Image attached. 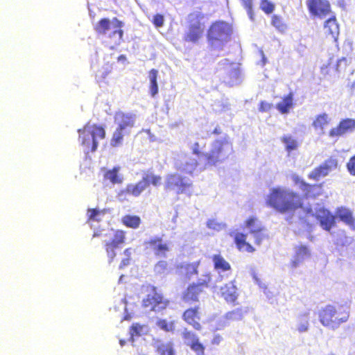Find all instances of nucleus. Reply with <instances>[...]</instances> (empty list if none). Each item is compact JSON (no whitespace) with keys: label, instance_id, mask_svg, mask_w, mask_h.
<instances>
[{"label":"nucleus","instance_id":"16","mask_svg":"<svg viewBox=\"0 0 355 355\" xmlns=\"http://www.w3.org/2000/svg\"><path fill=\"white\" fill-rule=\"evenodd\" d=\"M146 249L153 251L155 256L165 257L170 250L168 243L164 242L160 236H154L144 242Z\"/></svg>","mask_w":355,"mask_h":355},{"label":"nucleus","instance_id":"12","mask_svg":"<svg viewBox=\"0 0 355 355\" xmlns=\"http://www.w3.org/2000/svg\"><path fill=\"white\" fill-rule=\"evenodd\" d=\"M306 4L312 17L322 19L332 12L331 4L328 0H306Z\"/></svg>","mask_w":355,"mask_h":355},{"label":"nucleus","instance_id":"27","mask_svg":"<svg viewBox=\"0 0 355 355\" xmlns=\"http://www.w3.org/2000/svg\"><path fill=\"white\" fill-rule=\"evenodd\" d=\"M293 106V92H289L288 94L284 96L282 101L276 104V108L283 114H288Z\"/></svg>","mask_w":355,"mask_h":355},{"label":"nucleus","instance_id":"10","mask_svg":"<svg viewBox=\"0 0 355 355\" xmlns=\"http://www.w3.org/2000/svg\"><path fill=\"white\" fill-rule=\"evenodd\" d=\"M338 166V161L336 156H330L321 164L314 168L309 174L310 180L318 181L320 178L328 175Z\"/></svg>","mask_w":355,"mask_h":355},{"label":"nucleus","instance_id":"1","mask_svg":"<svg viewBox=\"0 0 355 355\" xmlns=\"http://www.w3.org/2000/svg\"><path fill=\"white\" fill-rule=\"evenodd\" d=\"M205 146V144L201 146L198 142H195L191 148L193 155L205 157V168L223 163L233 153L232 144L227 139H216L211 144L210 151L203 153L202 150Z\"/></svg>","mask_w":355,"mask_h":355},{"label":"nucleus","instance_id":"41","mask_svg":"<svg viewBox=\"0 0 355 355\" xmlns=\"http://www.w3.org/2000/svg\"><path fill=\"white\" fill-rule=\"evenodd\" d=\"M259 7L265 14L270 15L275 10V5L269 0H260Z\"/></svg>","mask_w":355,"mask_h":355},{"label":"nucleus","instance_id":"11","mask_svg":"<svg viewBox=\"0 0 355 355\" xmlns=\"http://www.w3.org/2000/svg\"><path fill=\"white\" fill-rule=\"evenodd\" d=\"M244 227L254 238V245L259 246L268 236L264 234L265 228L255 216H250L244 222Z\"/></svg>","mask_w":355,"mask_h":355},{"label":"nucleus","instance_id":"33","mask_svg":"<svg viewBox=\"0 0 355 355\" xmlns=\"http://www.w3.org/2000/svg\"><path fill=\"white\" fill-rule=\"evenodd\" d=\"M281 141L284 144L285 149L288 153L297 150L299 146L297 140L290 135L282 137Z\"/></svg>","mask_w":355,"mask_h":355},{"label":"nucleus","instance_id":"34","mask_svg":"<svg viewBox=\"0 0 355 355\" xmlns=\"http://www.w3.org/2000/svg\"><path fill=\"white\" fill-rule=\"evenodd\" d=\"M310 252L307 246L306 245H298L295 248V260L293 261V266H296L297 263L305 258L309 257Z\"/></svg>","mask_w":355,"mask_h":355},{"label":"nucleus","instance_id":"30","mask_svg":"<svg viewBox=\"0 0 355 355\" xmlns=\"http://www.w3.org/2000/svg\"><path fill=\"white\" fill-rule=\"evenodd\" d=\"M330 119L327 114L322 113L315 116L312 123L313 127L316 130H323L329 124Z\"/></svg>","mask_w":355,"mask_h":355},{"label":"nucleus","instance_id":"9","mask_svg":"<svg viewBox=\"0 0 355 355\" xmlns=\"http://www.w3.org/2000/svg\"><path fill=\"white\" fill-rule=\"evenodd\" d=\"M126 232L122 230L114 231L113 237L104 244V248L108 258L109 263H112L116 257V250L125 243Z\"/></svg>","mask_w":355,"mask_h":355},{"label":"nucleus","instance_id":"54","mask_svg":"<svg viewBox=\"0 0 355 355\" xmlns=\"http://www.w3.org/2000/svg\"><path fill=\"white\" fill-rule=\"evenodd\" d=\"M118 60L119 61H120V60L125 61V60H126V56L125 55H120L118 57Z\"/></svg>","mask_w":355,"mask_h":355},{"label":"nucleus","instance_id":"25","mask_svg":"<svg viewBox=\"0 0 355 355\" xmlns=\"http://www.w3.org/2000/svg\"><path fill=\"white\" fill-rule=\"evenodd\" d=\"M141 194L136 184H128L124 189H120L117 192L116 197L119 202H124L128 200L130 196L139 197Z\"/></svg>","mask_w":355,"mask_h":355},{"label":"nucleus","instance_id":"15","mask_svg":"<svg viewBox=\"0 0 355 355\" xmlns=\"http://www.w3.org/2000/svg\"><path fill=\"white\" fill-rule=\"evenodd\" d=\"M182 320L196 331H201L202 326L200 323V308L194 306L185 309L182 315Z\"/></svg>","mask_w":355,"mask_h":355},{"label":"nucleus","instance_id":"37","mask_svg":"<svg viewBox=\"0 0 355 355\" xmlns=\"http://www.w3.org/2000/svg\"><path fill=\"white\" fill-rule=\"evenodd\" d=\"M156 325L165 332H173L175 329V321H168L166 319H159Z\"/></svg>","mask_w":355,"mask_h":355},{"label":"nucleus","instance_id":"56","mask_svg":"<svg viewBox=\"0 0 355 355\" xmlns=\"http://www.w3.org/2000/svg\"><path fill=\"white\" fill-rule=\"evenodd\" d=\"M213 133L216 134V135H218L220 133V131L219 129H218L217 128H216L214 131H213Z\"/></svg>","mask_w":355,"mask_h":355},{"label":"nucleus","instance_id":"47","mask_svg":"<svg viewBox=\"0 0 355 355\" xmlns=\"http://www.w3.org/2000/svg\"><path fill=\"white\" fill-rule=\"evenodd\" d=\"M346 168L352 176H355V155L349 157L346 163Z\"/></svg>","mask_w":355,"mask_h":355},{"label":"nucleus","instance_id":"55","mask_svg":"<svg viewBox=\"0 0 355 355\" xmlns=\"http://www.w3.org/2000/svg\"><path fill=\"white\" fill-rule=\"evenodd\" d=\"M109 73H110L109 71L103 72L101 76L102 80H104Z\"/></svg>","mask_w":355,"mask_h":355},{"label":"nucleus","instance_id":"36","mask_svg":"<svg viewBox=\"0 0 355 355\" xmlns=\"http://www.w3.org/2000/svg\"><path fill=\"white\" fill-rule=\"evenodd\" d=\"M337 216L340 218V220L343 221L345 223L349 226H354L355 224V220L351 211L346 209L340 208L338 209Z\"/></svg>","mask_w":355,"mask_h":355},{"label":"nucleus","instance_id":"43","mask_svg":"<svg viewBox=\"0 0 355 355\" xmlns=\"http://www.w3.org/2000/svg\"><path fill=\"white\" fill-rule=\"evenodd\" d=\"M123 254L125 255V258L121 261L119 264V268L123 269L125 267L128 266L130 263L131 261V255H132V248H128L123 250Z\"/></svg>","mask_w":355,"mask_h":355},{"label":"nucleus","instance_id":"3","mask_svg":"<svg viewBox=\"0 0 355 355\" xmlns=\"http://www.w3.org/2000/svg\"><path fill=\"white\" fill-rule=\"evenodd\" d=\"M123 23L117 17H113L112 20L108 18H102L94 26L95 31L101 35H105L108 31H112L107 34V42L111 49H114L123 41V31L122 29Z\"/></svg>","mask_w":355,"mask_h":355},{"label":"nucleus","instance_id":"17","mask_svg":"<svg viewBox=\"0 0 355 355\" xmlns=\"http://www.w3.org/2000/svg\"><path fill=\"white\" fill-rule=\"evenodd\" d=\"M162 183V175L156 174L153 171L148 170L144 173L141 180L135 184L139 189L141 193H142V192L150 185L155 187H158L161 186Z\"/></svg>","mask_w":355,"mask_h":355},{"label":"nucleus","instance_id":"26","mask_svg":"<svg viewBox=\"0 0 355 355\" xmlns=\"http://www.w3.org/2000/svg\"><path fill=\"white\" fill-rule=\"evenodd\" d=\"M121 167L114 166L111 169L106 170L103 174V180L109 181L112 184H119L123 181V176L120 174Z\"/></svg>","mask_w":355,"mask_h":355},{"label":"nucleus","instance_id":"44","mask_svg":"<svg viewBox=\"0 0 355 355\" xmlns=\"http://www.w3.org/2000/svg\"><path fill=\"white\" fill-rule=\"evenodd\" d=\"M242 315L243 313L241 309H237L236 310L227 312L225 314V318L226 320H235L241 319L242 318Z\"/></svg>","mask_w":355,"mask_h":355},{"label":"nucleus","instance_id":"2","mask_svg":"<svg viewBox=\"0 0 355 355\" xmlns=\"http://www.w3.org/2000/svg\"><path fill=\"white\" fill-rule=\"evenodd\" d=\"M267 204L281 213L295 211L303 208V198L296 192L280 188L273 189L268 195Z\"/></svg>","mask_w":355,"mask_h":355},{"label":"nucleus","instance_id":"31","mask_svg":"<svg viewBox=\"0 0 355 355\" xmlns=\"http://www.w3.org/2000/svg\"><path fill=\"white\" fill-rule=\"evenodd\" d=\"M121 222L127 227L137 229L141 224V218L138 216L126 214L122 217Z\"/></svg>","mask_w":355,"mask_h":355},{"label":"nucleus","instance_id":"13","mask_svg":"<svg viewBox=\"0 0 355 355\" xmlns=\"http://www.w3.org/2000/svg\"><path fill=\"white\" fill-rule=\"evenodd\" d=\"M230 39V34L227 24L222 21H217L213 24L208 33V41L214 45L216 42L219 41L222 46Z\"/></svg>","mask_w":355,"mask_h":355},{"label":"nucleus","instance_id":"18","mask_svg":"<svg viewBox=\"0 0 355 355\" xmlns=\"http://www.w3.org/2000/svg\"><path fill=\"white\" fill-rule=\"evenodd\" d=\"M355 130V119L346 118L340 121L336 127L332 128L329 132V136L332 138L340 137Z\"/></svg>","mask_w":355,"mask_h":355},{"label":"nucleus","instance_id":"49","mask_svg":"<svg viewBox=\"0 0 355 355\" xmlns=\"http://www.w3.org/2000/svg\"><path fill=\"white\" fill-rule=\"evenodd\" d=\"M152 22L155 25V26L157 28L163 26L164 22V16L161 14L155 15Z\"/></svg>","mask_w":355,"mask_h":355},{"label":"nucleus","instance_id":"48","mask_svg":"<svg viewBox=\"0 0 355 355\" xmlns=\"http://www.w3.org/2000/svg\"><path fill=\"white\" fill-rule=\"evenodd\" d=\"M207 227L209 229L219 231L222 229L223 225L218 223L216 219H209L207 221Z\"/></svg>","mask_w":355,"mask_h":355},{"label":"nucleus","instance_id":"52","mask_svg":"<svg viewBox=\"0 0 355 355\" xmlns=\"http://www.w3.org/2000/svg\"><path fill=\"white\" fill-rule=\"evenodd\" d=\"M222 340V336L219 334H216L213 337L212 340H211V343L214 345H217L220 344Z\"/></svg>","mask_w":355,"mask_h":355},{"label":"nucleus","instance_id":"39","mask_svg":"<svg viewBox=\"0 0 355 355\" xmlns=\"http://www.w3.org/2000/svg\"><path fill=\"white\" fill-rule=\"evenodd\" d=\"M271 24L280 32H284L287 28V26L284 21L283 18L279 15H274L272 16Z\"/></svg>","mask_w":355,"mask_h":355},{"label":"nucleus","instance_id":"20","mask_svg":"<svg viewBox=\"0 0 355 355\" xmlns=\"http://www.w3.org/2000/svg\"><path fill=\"white\" fill-rule=\"evenodd\" d=\"M114 119L117 123L116 128L121 130L129 131V129L135 126V115L134 114L118 112L115 114Z\"/></svg>","mask_w":355,"mask_h":355},{"label":"nucleus","instance_id":"28","mask_svg":"<svg viewBox=\"0 0 355 355\" xmlns=\"http://www.w3.org/2000/svg\"><path fill=\"white\" fill-rule=\"evenodd\" d=\"M211 259L214 263V269L216 270L225 272L231 269L230 264L220 254L213 255Z\"/></svg>","mask_w":355,"mask_h":355},{"label":"nucleus","instance_id":"29","mask_svg":"<svg viewBox=\"0 0 355 355\" xmlns=\"http://www.w3.org/2000/svg\"><path fill=\"white\" fill-rule=\"evenodd\" d=\"M157 77L158 71L157 69H152L148 71V78L150 80L149 92L153 97L158 93Z\"/></svg>","mask_w":355,"mask_h":355},{"label":"nucleus","instance_id":"14","mask_svg":"<svg viewBox=\"0 0 355 355\" xmlns=\"http://www.w3.org/2000/svg\"><path fill=\"white\" fill-rule=\"evenodd\" d=\"M249 234L243 233L239 231H234L230 233V236L233 239L236 248L239 252L254 253L256 251V245L250 242L248 239Z\"/></svg>","mask_w":355,"mask_h":355},{"label":"nucleus","instance_id":"6","mask_svg":"<svg viewBox=\"0 0 355 355\" xmlns=\"http://www.w3.org/2000/svg\"><path fill=\"white\" fill-rule=\"evenodd\" d=\"M211 275L210 272H206L202 275L197 282H193L188 285L186 289L182 292L181 299L188 304H191L199 302V296L205 293V290L210 286L211 282Z\"/></svg>","mask_w":355,"mask_h":355},{"label":"nucleus","instance_id":"4","mask_svg":"<svg viewBox=\"0 0 355 355\" xmlns=\"http://www.w3.org/2000/svg\"><path fill=\"white\" fill-rule=\"evenodd\" d=\"M349 317V311L343 305L327 304L318 312L321 324L328 328L335 329L346 322Z\"/></svg>","mask_w":355,"mask_h":355},{"label":"nucleus","instance_id":"42","mask_svg":"<svg viewBox=\"0 0 355 355\" xmlns=\"http://www.w3.org/2000/svg\"><path fill=\"white\" fill-rule=\"evenodd\" d=\"M103 210H98L97 209L89 208L87 211V221H100L101 219L98 218L101 214H104Z\"/></svg>","mask_w":355,"mask_h":355},{"label":"nucleus","instance_id":"32","mask_svg":"<svg viewBox=\"0 0 355 355\" xmlns=\"http://www.w3.org/2000/svg\"><path fill=\"white\" fill-rule=\"evenodd\" d=\"M129 131H123L119 128H116L112 135L110 145L115 148L120 146L123 144V137L125 135H129Z\"/></svg>","mask_w":355,"mask_h":355},{"label":"nucleus","instance_id":"7","mask_svg":"<svg viewBox=\"0 0 355 355\" xmlns=\"http://www.w3.org/2000/svg\"><path fill=\"white\" fill-rule=\"evenodd\" d=\"M170 300L158 291L157 287L150 286V293L142 300L141 306L144 309L155 313L162 312L170 305Z\"/></svg>","mask_w":355,"mask_h":355},{"label":"nucleus","instance_id":"45","mask_svg":"<svg viewBox=\"0 0 355 355\" xmlns=\"http://www.w3.org/2000/svg\"><path fill=\"white\" fill-rule=\"evenodd\" d=\"M168 269V263L166 261H158L154 266V270L157 274H162Z\"/></svg>","mask_w":355,"mask_h":355},{"label":"nucleus","instance_id":"46","mask_svg":"<svg viewBox=\"0 0 355 355\" xmlns=\"http://www.w3.org/2000/svg\"><path fill=\"white\" fill-rule=\"evenodd\" d=\"M182 337L185 341H188L189 343L194 342V341H196V339L199 338L198 337V336L194 332H193L191 330H188L187 329H185L183 331V332L182 334Z\"/></svg>","mask_w":355,"mask_h":355},{"label":"nucleus","instance_id":"19","mask_svg":"<svg viewBox=\"0 0 355 355\" xmlns=\"http://www.w3.org/2000/svg\"><path fill=\"white\" fill-rule=\"evenodd\" d=\"M204 28L201 24L197 21L191 24L183 36V41L187 43H196L202 37Z\"/></svg>","mask_w":355,"mask_h":355},{"label":"nucleus","instance_id":"21","mask_svg":"<svg viewBox=\"0 0 355 355\" xmlns=\"http://www.w3.org/2000/svg\"><path fill=\"white\" fill-rule=\"evenodd\" d=\"M200 261L194 262H182L175 266L176 272L186 279H190L193 275L198 274Z\"/></svg>","mask_w":355,"mask_h":355},{"label":"nucleus","instance_id":"40","mask_svg":"<svg viewBox=\"0 0 355 355\" xmlns=\"http://www.w3.org/2000/svg\"><path fill=\"white\" fill-rule=\"evenodd\" d=\"M146 326L139 323H134L130 327V334L133 340L135 336H140L144 334Z\"/></svg>","mask_w":355,"mask_h":355},{"label":"nucleus","instance_id":"24","mask_svg":"<svg viewBox=\"0 0 355 355\" xmlns=\"http://www.w3.org/2000/svg\"><path fill=\"white\" fill-rule=\"evenodd\" d=\"M329 15V18L324 21L323 27L325 33L336 40L339 35V24L335 13L332 12Z\"/></svg>","mask_w":355,"mask_h":355},{"label":"nucleus","instance_id":"8","mask_svg":"<svg viewBox=\"0 0 355 355\" xmlns=\"http://www.w3.org/2000/svg\"><path fill=\"white\" fill-rule=\"evenodd\" d=\"M192 187V182L178 173L166 176L164 189L166 191L175 190L177 194L187 193Z\"/></svg>","mask_w":355,"mask_h":355},{"label":"nucleus","instance_id":"38","mask_svg":"<svg viewBox=\"0 0 355 355\" xmlns=\"http://www.w3.org/2000/svg\"><path fill=\"white\" fill-rule=\"evenodd\" d=\"M187 345L196 355H205V347L200 343L199 338L196 339L194 342L187 343Z\"/></svg>","mask_w":355,"mask_h":355},{"label":"nucleus","instance_id":"53","mask_svg":"<svg viewBox=\"0 0 355 355\" xmlns=\"http://www.w3.org/2000/svg\"><path fill=\"white\" fill-rule=\"evenodd\" d=\"M308 327H309V322L306 321V322L300 323L297 326V330L300 332H304V331H306L308 329Z\"/></svg>","mask_w":355,"mask_h":355},{"label":"nucleus","instance_id":"35","mask_svg":"<svg viewBox=\"0 0 355 355\" xmlns=\"http://www.w3.org/2000/svg\"><path fill=\"white\" fill-rule=\"evenodd\" d=\"M301 189L304 192V197L306 198L315 197L317 194L315 193V189H320L322 184H310L304 181L301 182Z\"/></svg>","mask_w":355,"mask_h":355},{"label":"nucleus","instance_id":"22","mask_svg":"<svg viewBox=\"0 0 355 355\" xmlns=\"http://www.w3.org/2000/svg\"><path fill=\"white\" fill-rule=\"evenodd\" d=\"M220 292L222 297H223L227 303L236 304L239 292L235 281H231L224 284L220 287Z\"/></svg>","mask_w":355,"mask_h":355},{"label":"nucleus","instance_id":"50","mask_svg":"<svg viewBox=\"0 0 355 355\" xmlns=\"http://www.w3.org/2000/svg\"><path fill=\"white\" fill-rule=\"evenodd\" d=\"M272 107V104L264 101L259 103V111L261 112H268Z\"/></svg>","mask_w":355,"mask_h":355},{"label":"nucleus","instance_id":"51","mask_svg":"<svg viewBox=\"0 0 355 355\" xmlns=\"http://www.w3.org/2000/svg\"><path fill=\"white\" fill-rule=\"evenodd\" d=\"M243 6L249 14L252 12V0H241Z\"/></svg>","mask_w":355,"mask_h":355},{"label":"nucleus","instance_id":"23","mask_svg":"<svg viewBox=\"0 0 355 355\" xmlns=\"http://www.w3.org/2000/svg\"><path fill=\"white\" fill-rule=\"evenodd\" d=\"M315 218L320 222L322 228L327 231H330L336 224V216L325 209H319Z\"/></svg>","mask_w":355,"mask_h":355},{"label":"nucleus","instance_id":"5","mask_svg":"<svg viewBox=\"0 0 355 355\" xmlns=\"http://www.w3.org/2000/svg\"><path fill=\"white\" fill-rule=\"evenodd\" d=\"M78 132L81 145L90 148L92 152L96 150L98 146V139H104L106 135L105 128L103 125H90L89 123L85 124Z\"/></svg>","mask_w":355,"mask_h":355}]
</instances>
